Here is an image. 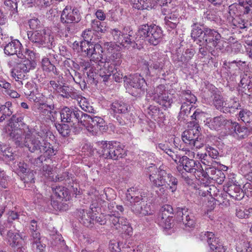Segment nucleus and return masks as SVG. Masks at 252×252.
Wrapping results in <instances>:
<instances>
[{
    "label": "nucleus",
    "instance_id": "nucleus-1",
    "mask_svg": "<svg viewBox=\"0 0 252 252\" xmlns=\"http://www.w3.org/2000/svg\"><path fill=\"white\" fill-rule=\"evenodd\" d=\"M22 117L13 115L5 128L6 132L15 144L28 148L32 153L39 151L40 153H44L49 157L55 155L56 150L50 143L43 140L41 132L33 133L29 130L24 138L25 131L19 127V123H22Z\"/></svg>",
    "mask_w": 252,
    "mask_h": 252
},
{
    "label": "nucleus",
    "instance_id": "nucleus-2",
    "mask_svg": "<svg viewBox=\"0 0 252 252\" xmlns=\"http://www.w3.org/2000/svg\"><path fill=\"white\" fill-rule=\"evenodd\" d=\"M166 167L163 166H160L157 168L155 164L148 168L149 172V179L152 182V185L156 187H160L159 189L160 193L158 196L164 194L165 189L168 188L174 192L177 188L178 180L173 177L170 173H168Z\"/></svg>",
    "mask_w": 252,
    "mask_h": 252
},
{
    "label": "nucleus",
    "instance_id": "nucleus-3",
    "mask_svg": "<svg viewBox=\"0 0 252 252\" xmlns=\"http://www.w3.org/2000/svg\"><path fill=\"white\" fill-rule=\"evenodd\" d=\"M191 37L200 46L205 45L221 50L224 41L221 40L220 34L214 29L205 28L201 29L196 24L192 26Z\"/></svg>",
    "mask_w": 252,
    "mask_h": 252
},
{
    "label": "nucleus",
    "instance_id": "nucleus-4",
    "mask_svg": "<svg viewBox=\"0 0 252 252\" xmlns=\"http://www.w3.org/2000/svg\"><path fill=\"white\" fill-rule=\"evenodd\" d=\"M147 195L145 189L133 187L127 190L126 200L129 202L131 211L136 215L144 216L151 214L150 206L144 200Z\"/></svg>",
    "mask_w": 252,
    "mask_h": 252
},
{
    "label": "nucleus",
    "instance_id": "nucleus-5",
    "mask_svg": "<svg viewBox=\"0 0 252 252\" xmlns=\"http://www.w3.org/2000/svg\"><path fill=\"white\" fill-rule=\"evenodd\" d=\"M24 53L25 55L22 53L18 54V58L21 60L17 63L11 71V76L16 81L21 82L26 78V74L30 70L34 69L36 65L34 61L35 53L32 50L26 49Z\"/></svg>",
    "mask_w": 252,
    "mask_h": 252
},
{
    "label": "nucleus",
    "instance_id": "nucleus-6",
    "mask_svg": "<svg viewBox=\"0 0 252 252\" xmlns=\"http://www.w3.org/2000/svg\"><path fill=\"white\" fill-rule=\"evenodd\" d=\"M99 153L102 158L106 159L118 160L126 156L123 146L116 141H99Z\"/></svg>",
    "mask_w": 252,
    "mask_h": 252
},
{
    "label": "nucleus",
    "instance_id": "nucleus-7",
    "mask_svg": "<svg viewBox=\"0 0 252 252\" xmlns=\"http://www.w3.org/2000/svg\"><path fill=\"white\" fill-rule=\"evenodd\" d=\"M81 19L80 14L76 8L66 7L62 11L61 22L65 28V36L73 34L76 29V24Z\"/></svg>",
    "mask_w": 252,
    "mask_h": 252
},
{
    "label": "nucleus",
    "instance_id": "nucleus-8",
    "mask_svg": "<svg viewBox=\"0 0 252 252\" xmlns=\"http://www.w3.org/2000/svg\"><path fill=\"white\" fill-rule=\"evenodd\" d=\"M27 35L31 42L36 46L52 48L54 43V38L45 29L35 30L34 32L28 31Z\"/></svg>",
    "mask_w": 252,
    "mask_h": 252
},
{
    "label": "nucleus",
    "instance_id": "nucleus-9",
    "mask_svg": "<svg viewBox=\"0 0 252 252\" xmlns=\"http://www.w3.org/2000/svg\"><path fill=\"white\" fill-rule=\"evenodd\" d=\"M138 35L145 38L151 44L157 45L160 41L162 31L160 27L156 25H142L138 31Z\"/></svg>",
    "mask_w": 252,
    "mask_h": 252
},
{
    "label": "nucleus",
    "instance_id": "nucleus-10",
    "mask_svg": "<svg viewBox=\"0 0 252 252\" xmlns=\"http://www.w3.org/2000/svg\"><path fill=\"white\" fill-rule=\"evenodd\" d=\"M198 125H194L192 128L185 130L182 135L183 141L192 148L200 149L205 143L204 136L201 134Z\"/></svg>",
    "mask_w": 252,
    "mask_h": 252
},
{
    "label": "nucleus",
    "instance_id": "nucleus-11",
    "mask_svg": "<svg viewBox=\"0 0 252 252\" xmlns=\"http://www.w3.org/2000/svg\"><path fill=\"white\" fill-rule=\"evenodd\" d=\"M81 51L90 59V62H99L103 60V49L98 43L81 42L80 44Z\"/></svg>",
    "mask_w": 252,
    "mask_h": 252
},
{
    "label": "nucleus",
    "instance_id": "nucleus-12",
    "mask_svg": "<svg viewBox=\"0 0 252 252\" xmlns=\"http://www.w3.org/2000/svg\"><path fill=\"white\" fill-rule=\"evenodd\" d=\"M104 124V121L101 117L89 115L83 112L80 125L85 127L93 135H95L100 130Z\"/></svg>",
    "mask_w": 252,
    "mask_h": 252
},
{
    "label": "nucleus",
    "instance_id": "nucleus-13",
    "mask_svg": "<svg viewBox=\"0 0 252 252\" xmlns=\"http://www.w3.org/2000/svg\"><path fill=\"white\" fill-rule=\"evenodd\" d=\"M111 33L115 42L125 48H128L133 44L134 40L132 37L133 32L129 27H125L123 32L114 29L112 30Z\"/></svg>",
    "mask_w": 252,
    "mask_h": 252
},
{
    "label": "nucleus",
    "instance_id": "nucleus-14",
    "mask_svg": "<svg viewBox=\"0 0 252 252\" xmlns=\"http://www.w3.org/2000/svg\"><path fill=\"white\" fill-rule=\"evenodd\" d=\"M152 99L165 108H169L173 103L172 98H169L168 93L165 90L164 85H160L155 88L151 96Z\"/></svg>",
    "mask_w": 252,
    "mask_h": 252
},
{
    "label": "nucleus",
    "instance_id": "nucleus-15",
    "mask_svg": "<svg viewBox=\"0 0 252 252\" xmlns=\"http://www.w3.org/2000/svg\"><path fill=\"white\" fill-rule=\"evenodd\" d=\"M83 112L77 108L64 107L60 113L61 120L64 123H71L74 124L77 123L80 125Z\"/></svg>",
    "mask_w": 252,
    "mask_h": 252
},
{
    "label": "nucleus",
    "instance_id": "nucleus-16",
    "mask_svg": "<svg viewBox=\"0 0 252 252\" xmlns=\"http://www.w3.org/2000/svg\"><path fill=\"white\" fill-rule=\"evenodd\" d=\"M6 239L8 244L14 251L15 252H23L25 249L24 247V241L22 236L19 233V230L17 232L9 230L6 235Z\"/></svg>",
    "mask_w": 252,
    "mask_h": 252
},
{
    "label": "nucleus",
    "instance_id": "nucleus-17",
    "mask_svg": "<svg viewBox=\"0 0 252 252\" xmlns=\"http://www.w3.org/2000/svg\"><path fill=\"white\" fill-rule=\"evenodd\" d=\"M181 167L186 172L193 173L196 178H198V174L202 170V166L199 161L189 159L185 156L181 157L180 159L178 168L181 169Z\"/></svg>",
    "mask_w": 252,
    "mask_h": 252
},
{
    "label": "nucleus",
    "instance_id": "nucleus-18",
    "mask_svg": "<svg viewBox=\"0 0 252 252\" xmlns=\"http://www.w3.org/2000/svg\"><path fill=\"white\" fill-rule=\"evenodd\" d=\"M202 240H206L210 247L211 252H224L225 249L220 240L211 232H202L200 234Z\"/></svg>",
    "mask_w": 252,
    "mask_h": 252
},
{
    "label": "nucleus",
    "instance_id": "nucleus-19",
    "mask_svg": "<svg viewBox=\"0 0 252 252\" xmlns=\"http://www.w3.org/2000/svg\"><path fill=\"white\" fill-rule=\"evenodd\" d=\"M178 220L182 221L186 227H194L196 219L193 214L187 208H178L177 211Z\"/></svg>",
    "mask_w": 252,
    "mask_h": 252
},
{
    "label": "nucleus",
    "instance_id": "nucleus-20",
    "mask_svg": "<svg viewBox=\"0 0 252 252\" xmlns=\"http://www.w3.org/2000/svg\"><path fill=\"white\" fill-rule=\"evenodd\" d=\"M197 177L200 178L201 177H203L206 179H211L213 180L216 181L219 184H222L224 180L225 176L222 172L220 170H217L213 167H209L205 168L204 170L202 168Z\"/></svg>",
    "mask_w": 252,
    "mask_h": 252
},
{
    "label": "nucleus",
    "instance_id": "nucleus-21",
    "mask_svg": "<svg viewBox=\"0 0 252 252\" xmlns=\"http://www.w3.org/2000/svg\"><path fill=\"white\" fill-rule=\"evenodd\" d=\"M22 44L17 39H14L6 44L4 48V53L8 56L16 55L18 57L19 53L25 55L24 51L27 49L22 50Z\"/></svg>",
    "mask_w": 252,
    "mask_h": 252
},
{
    "label": "nucleus",
    "instance_id": "nucleus-22",
    "mask_svg": "<svg viewBox=\"0 0 252 252\" xmlns=\"http://www.w3.org/2000/svg\"><path fill=\"white\" fill-rule=\"evenodd\" d=\"M124 82L126 85L135 89H141L146 84L145 80L140 75L134 74L128 77L125 76Z\"/></svg>",
    "mask_w": 252,
    "mask_h": 252
},
{
    "label": "nucleus",
    "instance_id": "nucleus-23",
    "mask_svg": "<svg viewBox=\"0 0 252 252\" xmlns=\"http://www.w3.org/2000/svg\"><path fill=\"white\" fill-rule=\"evenodd\" d=\"M98 63L100 66L98 71L99 75L103 79V81L106 82L114 72V67L113 65H111V63H109V62H106L105 61H103L102 60Z\"/></svg>",
    "mask_w": 252,
    "mask_h": 252
},
{
    "label": "nucleus",
    "instance_id": "nucleus-24",
    "mask_svg": "<svg viewBox=\"0 0 252 252\" xmlns=\"http://www.w3.org/2000/svg\"><path fill=\"white\" fill-rule=\"evenodd\" d=\"M223 189L232 198L240 200L244 196L243 190L239 186L236 184H231L227 187H224Z\"/></svg>",
    "mask_w": 252,
    "mask_h": 252
},
{
    "label": "nucleus",
    "instance_id": "nucleus-25",
    "mask_svg": "<svg viewBox=\"0 0 252 252\" xmlns=\"http://www.w3.org/2000/svg\"><path fill=\"white\" fill-rule=\"evenodd\" d=\"M237 252H252V242L246 235H242L236 244Z\"/></svg>",
    "mask_w": 252,
    "mask_h": 252
},
{
    "label": "nucleus",
    "instance_id": "nucleus-26",
    "mask_svg": "<svg viewBox=\"0 0 252 252\" xmlns=\"http://www.w3.org/2000/svg\"><path fill=\"white\" fill-rule=\"evenodd\" d=\"M164 21L167 29H174L180 23L179 15L177 12L172 11L164 17Z\"/></svg>",
    "mask_w": 252,
    "mask_h": 252
},
{
    "label": "nucleus",
    "instance_id": "nucleus-27",
    "mask_svg": "<svg viewBox=\"0 0 252 252\" xmlns=\"http://www.w3.org/2000/svg\"><path fill=\"white\" fill-rule=\"evenodd\" d=\"M61 95L66 98H71L72 99H77L81 96L80 93L71 86L63 85L60 87L59 93Z\"/></svg>",
    "mask_w": 252,
    "mask_h": 252
},
{
    "label": "nucleus",
    "instance_id": "nucleus-28",
    "mask_svg": "<svg viewBox=\"0 0 252 252\" xmlns=\"http://www.w3.org/2000/svg\"><path fill=\"white\" fill-rule=\"evenodd\" d=\"M78 216L80 223L87 227L92 226L94 223V218H93V213L84 209L78 211Z\"/></svg>",
    "mask_w": 252,
    "mask_h": 252
},
{
    "label": "nucleus",
    "instance_id": "nucleus-29",
    "mask_svg": "<svg viewBox=\"0 0 252 252\" xmlns=\"http://www.w3.org/2000/svg\"><path fill=\"white\" fill-rule=\"evenodd\" d=\"M227 120L223 116H219L214 117L208 122L209 127L216 130H220L225 126Z\"/></svg>",
    "mask_w": 252,
    "mask_h": 252
},
{
    "label": "nucleus",
    "instance_id": "nucleus-30",
    "mask_svg": "<svg viewBox=\"0 0 252 252\" xmlns=\"http://www.w3.org/2000/svg\"><path fill=\"white\" fill-rule=\"evenodd\" d=\"M128 105L125 102L121 101H116L110 105V109L114 113L126 114L128 111Z\"/></svg>",
    "mask_w": 252,
    "mask_h": 252
},
{
    "label": "nucleus",
    "instance_id": "nucleus-31",
    "mask_svg": "<svg viewBox=\"0 0 252 252\" xmlns=\"http://www.w3.org/2000/svg\"><path fill=\"white\" fill-rule=\"evenodd\" d=\"M240 86L244 89L247 87L249 95H252V73L246 72L241 76Z\"/></svg>",
    "mask_w": 252,
    "mask_h": 252
},
{
    "label": "nucleus",
    "instance_id": "nucleus-32",
    "mask_svg": "<svg viewBox=\"0 0 252 252\" xmlns=\"http://www.w3.org/2000/svg\"><path fill=\"white\" fill-rule=\"evenodd\" d=\"M104 61L109 62V63H111V65H113L114 68L118 67L122 63V54L120 50L114 52L110 56L106 58Z\"/></svg>",
    "mask_w": 252,
    "mask_h": 252
},
{
    "label": "nucleus",
    "instance_id": "nucleus-33",
    "mask_svg": "<svg viewBox=\"0 0 252 252\" xmlns=\"http://www.w3.org/2000/svg\"><path fill=\"white\" fill-rule=\"evenodd\" d=\"M91 28L96 34L99 35V37L102 33H104L106 31L105 23L101 22L97 19L92 20Z\"/></svg>",
    "mask_w": 252,
    "mask_h": 252
},
{
    "label": "nucleus",
    "instance_id": "nucleus-34",
    "mask_svg": "<svg viewBox=\"0 0 252 252\" xmlns=\"http://www.w3.org/2000/svg\"><path fill=\"white\" fill-rule=\"evenodd\" d=\"M82 36L84 41L82 42H87L88 43H94L99 38V35L96 34L92 29H88L85 30L82 33Z\"/></svg>",
    "mask_w": 252,
    "mask_h": 252
},
{
    "label": "nucleus",
    "instance_id": "nucleus-35",
    "mask_svg": "<svg viewBox=\"0 0 252 252\" xmlns=\"http://www.w3.org/2000/svg\"><path fill=\"white\" fill-rule=\"evenodd\" d=\"M4 5L9 11V16L11 19H16L18 16L17 1L12 0H5L4 1Z\"/></svg>",
    "mask_w": 252,
    "mask_h": 252
},
{
    "label": "nucleus",
    "instance_id": "nucleus-36",
    "mask_svg": "<svg viewBox=\"0 0 252 252\" xmlns=\"http://www.w3.org/2000/svg\"><path fill=\"white\" fill-rule=\"evenodd\" d=\"M192 108V105L189 104L187 102H183L178 115L179 120L181 121L188 120L187 118L191 113Z\"/></svg>",
    "mask_w": 252,
    "mask_h": 252
},
{
    "label": "nucleus",
    "instance_id": "nucleus-37",
    "mask_svg": "<svg viewBox=\"0 0 252 252\" xmlns=\"http://www.w3.org/2000/svg\"><path fill=\"white\" fill-rule=\"evenodd\" d=\"M52 190L55 197L57 198L62 200L65 199V200L69 198L68 196L69 194L68 190L64 187L59 186L56 188L52 187Z\"/></svg>",
    "mask_w": 252,
    "mask_h": 252
},
{
    "label": "nucleus",
    "instance_id": "nucleus-38",
    "mask_svg": "<svg viewBox=\"0 0 252 252\" xmlns=\"http://www.w3.org/2000/svg\"><path fill=\"white\" fill-rule=\"evenodd\" d=\"M173 208L169 205H165L162 206L160 210V212L158 215V218L160 219V221L162 219L165 218L166 219H172Z\"/></svg>",
    "mask_w": 252,
    "mask_h": 252
},
{
    "label": "nucleus",
    "instance_id": "nucleus-39",
    "mask_svg": "<svg viewBox=\"0 0 252 252\" xmlns=\"http://www.w3.org/2000/svg\"><path fill=\"white\" fill-rule=\"evenodd\" d=\"M38 112L42 114L43 115L48 116V118L51 120L50 115L52 113H55L56 112L54 111V105H48L45 103L37 106Z\"/></svg>",
    "mask_w": 252,
    "mask_h": 252
},
{
    "label": "nucleus",
    "instance_id": "nucleus-40",
    "mask_svg": "<svg viewBox=\"0 0 252 252\" xmlns=\"http://www.w3.org/2000/svg\"><path fill=\"white\" fill-rule=\"evenodd\" d=\"M239 117L245 124H249L252 128V113L247 109H242L239 112Z\"/></svg>",
    "mask_w": 252,
    "mask_h": 252
},
{
    "label": "nucleus",
    "instance_id": "nucleus-41",
    "mask_svg": "<svg viewBox=\"0 0 252 252\" xmlns=\"http://www.w3.org/2000/svg\"><path fill=\"white\" fill-rule=\"evenodd\" d=\"M6 216L7 219L5 221L10 227L13 226L16 230L17 229L15 227V223L19 222L20 215L17 212L10 211L6 214Z\"/></svg>",
    "mask_w": 252,
    "mask_h": 252
},
{
    "label": "nucleus",
    "instance_id": "nucleus-42",
    "mask_svg": "<svg viewBox=\"0 0 252 252\" xmlns=\"http://www.w3.org/2000/svg\"><path fill=\"white\" fill-rule=\"evenodd\" d=\"M152 63L151 66L155 69H162L164 65V58L158 55V54H155L152 57Z\"/></svg>",
    "mask_w": 252,
    "mask_h": 252
},
{
    "label": "nucleus",
    "instance_id": "nucleus-43",
    "mask_svg": "<svg viewBox=\"0 0 252 252\" xmlns=\"http://www.w3.org/2000/svg\"><path fill=\"white\" fill-rule=\"evenodd\" d=\"M252 215V208L248 209L244 207H238L236 209V216L239 219H247Z\"/></svg>",
    "mask_w": 252,
    "mask_h": 252
},
{
    "label": "nucleus",
    "instance_id": "nucleus-44",
    "mask_svg": "<svg viewBox=\"0 0 252 252\" xmlns=\"http://www.w3.org/2000/svg\"><path fill=\"white\" fill-rule=\"evenodd\" d=\"M182 97L184 102H187L189 104L191 105L192 103H195L197 101L196 97L191 93L190 90H183L181 92Z\"/></svg>",
    "mask_w": 252,
    "mask_h": 252
},
{
    "label": "nucleus",
    "instance_id": "nucleus-45",
    "mask_svg": "<svg viewBox=\"0 0 252 252\" xmlns=\"http://www.w3.org/2000/svg\"><path fill=\"white\" fill-rule=\"evenodd\" d=\"M135 7L138 9H149L153 7L151 0H134Z\"/></svg>",
    "mask_w": 252,
    "mask_h": 252
},
{
    "label": "nucleus",
    "instance_id": "nucleus-46",
    "mask_svg": "<svg viewBox=\"0 0 252 252\" xmlns=\"http://www.w3.org/2000/svg\"><path fill=\"white\" fill-rule=\"evenodd\" d=\"M42 66L43 69L46 71H52L54 74H58V71L54 65L51 63L49 59L44 58L42 60Z\"/></svg>",
    "mask_w": 252,
    "mask_h": 252
},
{
    "label": "nucleus",
    "instance_id": "nucleus-47",
    "mask_svg": "<svg viewBox=\"0 0 252 252\" xmlns=\"http://www.w3.org/2000/svg\"><path fill=\"white\" fill-rule=\"evenodd\" d=\"M143 249V245H134L131 243H125L122 247V252H142Z\"/></svg>",
    "mask_w": 252,
    "mask_h": 252
},
{
    "label": "nucleus",
    "instance_id": "nucleus-48",
    "mask_svg": "<svg viewBox=\"0 0 252 252\" xmlns=\"http://www.w3.org/2000/svg\"><path fill=\"white\" fill-rule=\"evenodd\" d=\"M224 109L229 112H234L235 109H238L241 107L240 104L236 99H230L228 102L224 103Z\"/></svg>",
    "mask_w": 252,
    "mask_h": 252
},
{
    "label": "nucleus",
    "instance_id": "nucleus-49",
    "mask_svg": "<svg viewBox=\"0 0 252 252\" xmlns=\"http://www.w3.org/2000/svg\"><path fill=\"white\" fill-rule=\"evenodd\" d=\"M108 214H116L118 215L122 214L124 208L122 205H118L115 202H110L108 204Z\"/></svg>",
    "mask_w": 252,
    "mask_h": 252
},
{
    "label": "nucleus",
    "instance_id": "nucleus-50",
    "mask_svg": "<svg viewBox=\"0 0 252 252\" xmlns=\"http://www.w3.org/2000/svg\"><path fill=\"white\" fill-rule=\"evenodd\" d=\"M79 104L81 109L84 111L90 113H95L96 111L85 97L81 98Z\"/></svg>",
    "mask_w": 252,
    "mask_h": 252
},
{
    "label": "nucleus",
    "instance_id": "nucleus-51",
    "mask_svg": "<svg viewBox=\"0 0 252 252\" xmlns=\"http://www.w3.org/2000/svg\"><path fill=\"white\" fill-rule=\"evenodd\" d=\"M29 98L32 99L33 101L37 104V106L45 103L46 97L42 94H34V92H31L29 94Z\"/></svg>",
    "mask_w": 252,
    "mask_h": 252
},
{
    "label": "nucleus",
    "instance_id": "nucleus-52",
    "mask_svg": "<svg viewBox=\"0 0 252 252\" xmlns=\"http://www.w3.org/2000/svg\"><path fill=\"white\" fill-rule=\"evenodd\" d=\"M213 103L215 107L219 110L224 108V103L225 101L224 100L223 97L219 93H215L214 94Z\"/></svg>",
    "mask_w": 252,
    "mask_h": 252
},
{
    "label": "nucleus",
    "instance_id": "nucleus-53",
    "mask_svg": "<svg viewBox=\"0 0 252 252\" xmlns=\"http://www.w3.org/2000/svg\"><path fill=\"white\" fill-rule=\"evenodd\" d=\"M239 124L236 122H233L230 120H227L225 128L227 130L228 134L233 136L236 134V130L238 128Z\"/></svg>",
    "mask_w": 252,
    "mask_h": 252
},
{
    "label": "nucleus",
    "instance_id": "nucleus-54",
    "mask_svg": "<svg viewBox=\"0 0 252 252\" xmlns=\"http://www.w3.org/2000/svg\"><path fill=\"white\" fill-rule=\"evenodd\" d=\"M118 214H107L106 218H108V220L110 222L111 226L115 227L116 229H120V224L119 222L120 221V217H118Z\"/></svg>",
    "mask_w": 252,
    "mask_h": 252
},
{
    "label": "nucleus",
    "instance_id": "nucleus-55",
    "mask_svg": "<svg viewBox=\"0 0 252 252\" xmlns=\"http://www.w3.org/2000/svg\"><path fill=\"white\" fill-rule=\"evenodd\" d=\"M236 131V134H234L233 136L235 138L242 139L248 136L249 132L248 129L245 126H241L239 125L238 128H237Z\"/></svg>",
    "mask_w": 252,
    "mask_h": 252
},
{
    "label": "nucleus",
    "instance_id": "nucleus-56",
    "mask_svg": "<svg viewBox=\"0 0 252 252\" xmlns=\"http://www.w3.org/2000/svg\"><path fill=\"white\" fill-rule=\"evenodd\" d=\"M10 183V178L3 171H0V187L2 189L8 188Z\"/></svg>",
    "mask_w": 252,
    "mask_h": 252
},
{
    "label": "nucleus",
    "instance_id": "nucleus-57",
    "mask_svg": "<svg viewBox=\"0 0 252 252\" xmlns=\"http://www.w3.org/2000/svg\"><path fill=\"white\" fill-rule=\"evenodd\" d=\"M232 23L234 26L241 29L247 28L248 26V21H245L239 17L234 18L232 20Z\"/></svg>",
    "mask_w": 252,
    "mask_h": 252
},
{
    "label": "nucleus",
    "instance_id": "nucleus-58",
    "mask_svg": "<svg viewBox=\"0 0 252 252\" xmlns=\"http://www.w3.org/2000/svg\"><path fill=\"white\" fill-rule=\"evenodd\" d=\"M252 7V0H247L246 1L240 2V10L243 12L244 14H247L250 13Z\"/></svg>",
    "mask_w": 252,
    "mask_h": 252
},
{
    "label": "nucleus",
    "instance_id": "nucleus-59",
    "mask_svg": "<svg viewBox=\"0 0 252 252\" xmlns=\"http://www.w3.org/2000/svg\"><path fill=\"white\" fill-rule=\"evenodd\" d=\"M74 82L78 84L81 89V90H84L86 88L87 84L85 81L84 78L81 75V74L79 73H75L74 77L73 78Z\"/></svg>",
    "mask_w": 252,
    "mask_h": 252
},
{
    "label": "nucleus",
    "instance_id": "nucleus-60",
    "mask_svg": "<svg viewBox=\"0 0 252 252\" xmlns=\"http://www.w3.org/2000/svg\"><path fill=\"white\" fill-rule=\"evenodd\" d=\"M55 126L58 132L63 136L68 135L69 132L68 126L65 124H55Z\"/></svg>",
    "mask_w": 252,
    "mask_h": 252
},
{
    "label": "nucleus",
    "instance_id": "nucleus-61",
    "mask_svg": "<svg viewBox=\"0 0 252 252\" xmlns=\"http://www.w3.org/2000/svg\"><path fill=\"white\" fill-rule=\"evenodd\" d=\"M36 172L33 170H30L22 176L23 180L25 183H32L34 182V175Z\"/></svg>",
    "mask_w": 252,
    "mask_h": 252
},
{
    "label": "nucleus",
    "instance_id": "nucleus-62",
    "mask_svg": "<svg viewBox=\"0 0 252 252\" xmlns=\"http://www.w3.org/2000/svg\"><path fill=\"white\" fill-rule=\"evenodd\" d=\"M195 52L193 49H188L186 50L183 56L181 57V61L183 63H188L194 56Z\"/></svg>",
    "mask_w": 252,
    "mask_h": 252
},
{
    "label": "nucleus",
    "instance_id": "nucleus-63",
    "mask_svg": "<svg viewBox=\"0 0 252 252\" xmlns=\"http://www.w3.org/2000/svg\"><path fill=\"white\" fill-rule=\"evenodd\" d=\"M157 221L158 223L164 229H168L171 227L172 219H166L164 218L160 221V219L157 218Z\"/></svg>",
    "mask_w": 252,
    "mask_h": 252
},
{
    "label": "nucleus",
    "instance_id": "nucleus-64",
    "mask_svg": "<svg viewBox=\"0 0 252 252\" xmlns=\"http://www.w3.org/2000/svg\"><path fill=\"white\" fill-rule=\"evenodd\" d=\"M125 244L121 242L112 243L110 246V249L112 252H122V247H124Z\"/></svg>",
    "mask_w": 252,
    "mask_h": 252
}]
</instances>
